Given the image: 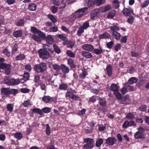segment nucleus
Instances as JSON below:
<instances>
[{"label":"nucleus","mask_w":149,"mask_h":149,"mask_svg":"<svg viewBox=\"0 0 149 149\" xmlns=\"http://www.w3.org/2000/svg\"><path fill=\"white\" fill-rule=\"evenodd\" d=\"M109 28L112 31L111 35L113 38H114L116 40H119L120 38V34L118 33L117 31L119 30V28L116 25L112 26H109Z\"/></svg>","instance_id":"4"},{"label":"nucleus","mask_w":149,"mask_h":149,"mask_svg":"<svg viewBox=\"0 0 149 149\" xmlns=\"http://www.w3.org/2000/svg\"><path fill=\"white\" fill-rule=\"evenodd\" d=\"M54 3L55 5L58 6V8L59 9L64 8L66 6V4L63 0L61 1V2L55 1H54Z\"/></svg>","instance_id":"14"},{"label":"nucleus","mask_w":149,"mask_h":149,"mask_svg":"<svg viewBox=\"0 0 149 149\" xmlns=\"http://www.w3.org/2000/svg\"><path fill=\"white\" fill-rule=\"evenodd\" d=\"M123 13L126 16H129L130 15V13H133V10L132 9L129 10L127 8H124L123 11Z\"/></svg>","instance_id":"24"},{"label":"nucleus","mask_w":149,"mask_h":149,"mask_svg":"<svg viewBox=\"0 0 149 149\" xmlns=\"http://www.w3.org/2000/svg\"><path fill=\"white\" fill-rule=\"evenodd\" d=\"M46 133L47 136H49L51 134L50 128L48 124L46 125Z\"/></svg>","instance_id":"44"},{"label":"nucleus","mask_w":149,"mask_h":149,"mask_svg":"<svg viewBox=\"0 0 149 149\" xmlns=\"http://www.w3.org/2000/svg\"><path fill=\"white\" fill-rule=\"evenodd\" d=\"M99 12V10L97 9H95L93 10L91 13L90 17L91 19H93L97 15Z\"/></svg>","instance_id":"20"},{"label":"nucleus","mask_w":149,"mask_h":149,"mask_svg":"<svg viewBox=\"0 0 149 149\" xmlns=\"http://www.w3.org/2000/svg\"><path fill=\"white\" fill-rule=\"evenodd\" d=\"M99 103L100 105L103 107H104L107 106V102L104 98L99 97L98 99Z\"/></svg>","instance_id":"15"},{"label":"nucleus","mask_w":149,"mask_h":149,"mask_svg":"<svg viewBox=\"0 0 149 149\" xmlns=\"http://www.w3.org/2000/svg\"><path fill=\"white\" fill-rule=\"evenodd\" d=\"M20 91L23 93H29L30 91V90L27 88H22L20 90Z\"/></svg>","instance_id":"59"},{"label":"nucleus","mask_w":149,"mask_h":149,"mask_svg":"<svg viewBox=\"0 0 149 149\" xmlns=\"http://www.w3.org/2000/svg\"><path fill=\"white\" fill-rule=\"evenodd\" d=\"M61 65L60 66L58 64H55L52 65V68L56 72H58L61 70Z\"/></svg>","instance_id":"37"},{"label":"nucleus","mask_w":149,"mask_h":149,"mask_svg":"<svg viewBox=\"0 0 149 149\" xmlns=\"http://www.w3.org/2000/svg\"><path fill=\"white\" fill-rule=\"evenodd\" d=\"M68 85L65 83H62L59 85V88L60 90L65 91L67 90Z\"/></svg>","instance_id":"31"},{"label":"nucleus","mask_w":149,"mask_h":149,"mask_svg":"<svg viewBox=\"0 0 149 149\" xmlns=\"http://www.w3.org/2000/svg\"><path fill=\"white\" fill-rule=\"evenodd\" d=\"M24 19H19L16 23V25L17 26H22L24 24Z\"/></svg>","instance_id":"50"},{"label":"nucleus","mask_w":149,"mask_h":149,"mask_svg":"<svg viewBox=\"0 0 149 149\" xmlns=\"http://www.w3.org/2000/svg\"><path fill=\"white\" fill-rule=\"evenodd\" d=\"M47 17L49 18L53 22L55 23L57 22V20L56 18L54 15L49 14L47 16Z\"/></svg>","instance_id":"40"},{"label":"nucleus","mask_w":149,"mask_h":149,"mask_svg":"<svg viewBox=\"0 0 149 149\" xmlns=\"http://www.w3.org/2000/svg\"><path fill=\"white\" fill-rule=\"evenodd\" d=\"M50 32H56L58 30L57 27L53 26L50 27L49 29Z\"/></svg>","instance_id":"58"},{"label":"nucleus","mask_w":149,"mask_h":149,"mask_svg":"<svg viewBox=\"0 0 149 149\" xmlns=\"http://www.w3.org/2000/svg\"><path fill=\"white\" fill-rule=\"evenodd\" d=\"M61 70L63 73L67 74L69 72V70L68 68L64 64L61 65Z\"/></svg>","instance_id":"28"},{"label":"nucleus","mask_w":149,"mask_h":149,"mask_svg":"<svg viewBox=\"0 0 149 149\" xmlns=\"http://www.w3.org/2000/svg\"><path fill=\"white\" fill-rule=\"evenodd\" d=\"M82 48L85 50L90 51L91 52L94 49L93 46L90 44L84 45L83 46Z\"/></svg>","instance_id":"16"},{"label":"nucleus","mask_w":149,"mask_h":149,"mask_svg":"<svg viewBox=\"0 0 149 149\" xmlns=\"http://www.w3.org/2000/svg\"><path fill=\"white\" fill-rule=\"evenodd\" d=\"M25 69L29 72L31 71L32 70L31 65L30 64H28L26 65L25 66Z\"/></svg>","instance_id":"61"},{"label":"nucleus","mask_w":149,"mask_h":149,"mask_svg":"<svg viewBox=\"0 0 149 149\" xmlns=\"http://www.w3.org/2000/svg\"><path fill=\"white\" fill-rule=\"evenodd\" d=\"M109 90L114 93L116 92L119 90L118 86L116 84H112Z\"/></svg>","instance_id":"23"},{"label":"nucleus","mask_w":149,"mask_h":149,"mask_svg":"<svg viewBox=\"0 0 149 149\" xmlns=\"http://www.w3.org/2000/svg\"><path fill=\"white\" fill-rule=\"evenodd\" d=\"M130 100L129 99V96L128 95H126L122 97V104H125L129 103Z\"/></svg>","instance_id":"22"},{"label":"nucleus","mask_w":149,"mask_h":149,"mask_svg":"<svg viewBox=\"0 0 149 149\" xmlns=\"http://www.w3.org/2000/svg\"><path fill=\"white\" fill-rule=\"evenodd\" d=\"M1 94L4 97H8L9 96V88H3L0 90Z\"/></svg>","instance_id":"11"},{"label":"nucleus","mask_w":149,"mask_h":149,"mask_svg":"<svg viewBox=\"0 0 149 149\" xmlns=\"http://www.w3.org/2000/svg\"><path fill=\"white\" fill-rule=\"evenodd\" d=\"M26 56L24 54H21L16 56L15 59L17 61H19L24 60Z\"/></svg>","instance_id":"33"},{"label":"nucleus","mask_w":149,"mask_h":149,"mask_svg":"<svg viewBox=\"0 0 149 149\" xmlns=\"http://www.w3.org/2000/svg\"><path fill=\"white\" fill-rule=\"evenodd\" d=\"M4 82L8 86L18 84L19 83V81L18 80H16L13 79H10L9 77H6L5 78Z\"/></svg>","instance_id":"8"},{"label":"nucleus","mask_w":149,"mask_h":149,"mask_svg":"<svg viewBox=\"0 0 149 149\" xmlns=\"http://www.w3.org/2000/svg\"><path fill=\"white\" fill-rule=\"evenodd\" d=\"M0 68L1 69H4L5 72L7 75H9L10 74L11 70L10 64L1 63H0Z\"/></svg>","instance_id":"7"},{"label":"nucleus","mask_w":149,"mask_h":149,"mask_svg":"<svg viewBox=\"0 0 149 149\" xmlns=\"http://www.w3.org/2000/svg\"><path fill=\"white\" fill-rule=\"evenodd\" d=\"M42 100L46 103H50L53 100V98L49 96H45L42 98Z\"/></svg>","instance_id":"17"},{"label":"nucleus","mask_w":149,"mask_h":149,"mask_svg":"<svg viewBox=\"0 0 149 149\" xmlns=\"http://www.w3.org/2000/svg\"><path fill=\"white\" fill-rule=\"evenodd\" d=\"M12 31V29H10L8 27H6L5 29L4 33L5 35H9Z\"/></svg>","instance_id":"43"},{"label":"nucleus","mask_w":149,"mask_h":149,"mask_svg":"<svg viewBox=\"0 0 149 149\" xmlns=\"http://www.w3.org/2000/svg\"><path fill=\"white\" fill-rule=\"evenodd\" d=\"M40 38L43 40H45L46 42L49 44L51 45L54 42V39L52 36L50 35H48L47 36H46V35L44 34V37Z\"/></svg>","instance_id":"12"},{"label":"nucleus","mask_w":149,"mask_h":149,"mask_svg":"<svg viewBox=\"0 0 149 149\" xmlns=\"http://www.w3.org/2000/svg\"><path fill=\"white\" fill-rule=\"evenodd\" d=\"M114 44V42L113 41H111L110 42H108L107 44V47L109 49H111L113 46Z\"/></svg>","instance_id":"56"},{"label":"nucleus","mask_w":149,"mask_h":149,"mask_svg":"<svg viewBox=\"0 0 149 149\" xmlns=\"http://www.w3.org/2000/svg\"><path fill=\"white\" fill-rule=\"evenodd\" d=\"M47 68L46 64L44 63H41L38 64H36L34 67V70L37 73H44Z\"/></svg>","instance_id":"3"},{"label":"nucleus","mask_w":149,"mask_h":149,"mask_svg":"<svg viewBox=\"0 0 149 149\" xmlns=\"http://www.w3.org/2000/svg\"><path fill=\"white\" fill-rule=\"evenodd\" d=\"M84 29L81 26L79 28V30L77 31V34L78 36H80L81 34L83 33L84 31Z\"/></svg>","instance_id":"49"},{"label":"nucleus","mask_w":149,"mask_h":149,"mask_svg":"<svg viewBox=\"0 0 149 149\" xmlns=\"http://www.w3.org/2000/svg\"><path fill=\"white\" fill-rule=\"evenodd\" d=\"M53 47L54 52L56 53L59 54L61 52V50L58 46L55 44L53 45Z\"/></svg>","instance_id":"38"},{"label":"nucleus","mask_w":149,"mask_h":149,"mask_svg":"<svg viewBox=\"0 0 149 149\" xmlns=\"http://www.w3.org/2000/svg\"><path fill=\"white\" fill-rule=\"evenodd\" d=\"M110 34L106 32L99 36L98 37L100 39H105L107 38L110 36Z\"/></svg>","instance_id":"25"},{"label":"nucleus","mask_w":149,"mask_h":149,"mask_svg":"<svg viewBox=\"0 0 149 149\" xmlns=\"http://www.w3.org/2000/svg\"><path fill=\"white\" fill-rule=\"evenodd\" d=\"M137 80L138 79L137 78L134 77H132L129 79L128 82L130 84H132L136 83Z\"/></svg>","instance_id":"39"},{"label":"nucleus","mask_w":149,"mask_h":149,"mask_svg":"<svg viewBox=\"0 0 149 149\" xmlns=\"http://www.w3.org/2000/svg\"><path fill=\"white\" fill-rule=\"evenodd\" d=\"M120 44H117L116 45L114 46V50L116 52L118 51L119 49H120L121 48Z\"/></svg>","instance_id":"62"},{"label":"nucleus","mask_w":149,"mask_h":149,"mask_svg":"<svg viewBox=\"0 0 149 149\" xmlns=\"http://www.w3.org/2000/svg\"><path fill=\"white\" fill-rule=\"evenodd\" d=\"M74 92H76L74 90L71 91H68L65 94V97H68L71 98L74 101H80V98L76 95H75L74 94Z\"/></svg>","instance_id":"6"},{"label":"nucleus","mask_w":149,"mask_h":149,"mask_svg":"<svg viewBox=\"0 0 149 149\" xmlns=\"http://www.w3.org/2000/svg\"><path fill=\"white\" fill-rule=\"evenodd\" d=\"M120 2L118 0H114L112 3L114 7L116 8H118L120 6Z\"/></svg>","instance_id":"42"},{"label":"nucleus","mask_w":149,"mask_h":149,"mask_svg":"<svg viewBox=\"0 0 149 149\" xmlns=\"http://www.w3.org/2000/svg\"><path fill=\"white\" fill-rule=\"evenodd\" d=\"M66 54L68 56L70 57L74 58L75 57V54L71 50H67Z\"/></svg>","instance_id":"35"},{"label":"nucleus","mask_w":149,"mask_h":149,"mask_svg":"<svg viewBox=\"0 0 149 149\" xmlns=\"http://www.w3.org/2000/svg\"><path fill=\"white\" fill-rule=\"evenodd\" d=\"M82 55L87 58H90L92 57L91 54L88 52L84 51L82 53Z\"/></svg>","instance_id":"29"},{"label":"nucleus","mask_w":149,"mask_h":149,"mask_svg":"<svg viewBox=\"0 0 149 149\" xmlns=\"http://www.w3.org/2000/svg\"><path fill=\"white\" fill-rule=\"evenodd\" d=\"M84 142L86 144L83 146V149H91L93 148L94 140L93 139L88 138L84 139Z\"/></svg>","instance_id":"5"},{"label":"nucleus","mask_w":149,"mask_h":149,"mask_svg":"<svg viewBox=\"0 0 149 149\" xmlns=\"http://www.w3.org/2000/svg\"><path fill=\"white\" fill-rule=\"evenodd\" d=\"M51 111V108L48 107H45L42 109V112L45 113H49Z\"/></svg>","instance_id":"46"},{"label":"nucleus","mask_w":149,"mask_h":149,"mask_svg":"<svg viewBox=\"0 0 149 149\" xmlns=\"http://www.w3.org/2000/svg\"><path fill=\"white\" fill-rule=\"evenodd\" d=\"M86 7L79 9L76 11L74 13H72L71 15L72 20H75L76 19H79L82 17L84 15V13L87 10Z\"/></svg>","instance_id":"2"},{"label":"nucleus","mask_w":149,"mask_h":149,"mask_svg":"<svg viewBox=\"0 0 149 149\" xmlns=\"http://www.w3.org/2000/svg\"><path fill=\"white\" fill-rule=\"evenodd\" d=\"M116 98L118 100L121 99V94L119 92V90L116 92L114 93Z\"/></svg>","instance_id":"52"},{"label":"nucleus","mask_w":149,"mask_h":149,"mask_svg":"<svg viewBox=\"0 0 149 149\" xmlns=\"http://www.w3.org/2000/svg\"><path fill=\"white\" fill-rule=\"evenodd\" d=\"M107 73L109 77L111 76L112 75V68L111 64H109L107 65L106 68Z\"/></svg>","instance_id":"18"},{"label":"nucleus","mask_w":149,"mask_h":149,"mask_svg":"<svg viewBox=\"0 0 149 149\" xmlns=\"http://www.w3.org/2000/svg\"><path fill=\"white\" fill-rule=\"evenodd\" d=\"M111 8L110 5H107L106 6H104L101 8V11L102 13H104L110 10Z\"/></svg>","instance_id":"30"},{"label":"nucleus","mask_w":149,"mask_h":149,"mask_svg":"<svg viewBox=\"0 0 149 149\" xmlns=\"http://www.w3.org/2000/svg\"><path fill=\"white\" fill-rule=\"evenodd\" d=\"M13 135L14 137L17 139L18 140H21L23 137V135L21 132H17L13 134Z\"/></svg>","instance_id":"27"},{"label":"nucleus","mask_w":149,"mask_h":149,"mask_svg":"<svg viewBox=\"0 0 149 149\" xmlns=\"http://www.w3.org/2000/svg\"><path fill=\"white\" fill-rule=\"evenodd\" d=\"M103 139L101 138H99V139L96 141L95 143L96 146L98 147H100L103 143Z\"/></svg>","instance_id":"41"},{"label":"nucleus","mask_w":149,"mask_h":149,"mask_svg":"<svg viewBox=\"0 0 149 149\" xmlns=\"http://www.w3.org/2000/svg\"><path fill=\"white\" fill-rule=\"evenodd\" d=\"M106 1V0H94L95 5L97 6H100L105 3Z\"/></svg>","instance_id":"32"},{"label":"nucleus","mask_w":149,"mask_h":149,"mask_svg":"<svg viewBox=\"0 0 149 149\" xmlns=\"http://www.w3.org/2000/svg\"><path fill=\"white\" fill-rule=\"evenodd\" d=\"M31 32L34 34L38 33L40 37H44V34L36 27L32 26L31 27Z\"/></svg>","instance_id":"10"},{"label":"nucleus","mask_w":149,"mask_h":149,"mask_svg":"<svg viewBox=\"0 0 149 149\" xmlns=\"http://www.w3.org/2000/svg\"><path fill=\"white\" fill-rule=\"evenodd\" d=\"M3 53L8 57L10 56V52H9L8 49L6 48H5L3 49Z\"/></svg>","instance_id":"55"},{"label":"nucleus","mask_w":149,"mask_h":149,"mask_svg":"<svg viewBox=\"0 0 149 149\" xmlns=\"http://www.w3.org/2000/svg\"><path fill=\"white\" fill-rule=\"evenodd\" d=\"M13 36L16 38L20 37L22 35V31L20 30H18L14 32L13 33Z\"/></svg>","instance_id":"21"},{"label":"nucleus","mask_w":149,"mask_h":149,"mask_svg":"<svg viewBox=\"0 0 149 149\" xmlns=\"http://www.w3.org/2000/svg\"><path fill=\"white\" fill-rule=\"evenodd\" d=\"M37 6L35 3H30L28 6L29 8L31 11H34L36 9Z\"/></svg>","instance_id":"34"},{"label":"nucleus","mask_w":149,"mask_h":149,"mask_svg":"<svg viewBox=\"0 0 149 149\" xmlns=\"http://www.w3.org/2000/svg\"><path fill=\"white\" fill-rule=\"evenodd\" d=\"M115 15V12L111 11L107 16L108 18H112Z\"/></svg>","instance_id":"57"},{"label":"nucleus","mask_w":149,"mask_h":149,"mask_svg":"<svg viewBox=\"0 0 149 149\" xmlns=\"http://www.w3.org/2000/svg\"><path fill=\"white\" fill-rule=\"evenodd\" d=\"M116 142V140L114 137H109L106 139V143L109 146H113Z\"/></svg>","instance_id":"13"},{"label":"nucleus","mask_w":149,"mask_h":149,"mask_svg":"<svg viewBox=\"0 0 149 149\" xmlns=\"http://www.w3.org/2000/svg\"><path fill=\"white\" fill-rule=\"evenodd\" d=\"M84 29H86L89 26V23L88 21H86L84 22L82 26H81Z\"/></svg>","instance_id":"54"},{"label":"nucleus","mask_w":149,"mask_h":149,"mask_svg":"<svg viewBox=\"0 0 149 149\" xmlns=\"http://www.w3.org/2000/svg\"><path fill=\"white\" fill-rule=\"evenodd\" d=\"M40 76L39 75H35L34 76V81L36 83L39 82L40 81Z\"/></svg>","instance_id":"51"},{"label":"nucleus","mask_w":149,"mask_h":149,"mask_svg":"<svg viewBox=\"0 0 149 149\" xmlns=\"http://www.w3.org/2000/svg\"><path fill=\"white\" fill-rule=\"evenodd\" d=\"M18 90L16 89H9V95L10 94L15 95L18 93Z\"/></svg>","instance_id":"53"},{"label":"nucleus","mask_w":149,"mask_h":149,"mask_svg":"<svg viewBox=\"0 0 149 149\" xmlns=\"http://www.w3.org/2000/svg\"><path fill=\"white\" fill-rule=\"evenodd\" d=\"M30 77V74L28 72H26L24 74L23 77L24 78V80L26 81L29 79Z\"/></svg>","instance_id":"60"},{"label":"nucleus","mask_w":149,"mask_h":149,"mask_svg":"<svg viewBox=\"0 0 149 149\" xmlns=\"http://www.w3.org/2000/svg\"><path fill=\"white\" fill-rule=\"evenodd\" d=\"M87 75V73L86 72L84 71L82 72V73L79 76L80 78L81 79H84L86 76Z\"/></svg>","instance_id":"63"},{"label":"nucleus","mask_w":149,"mask_h":149,"mask_svg":"<svg viewBox=\"0 0 149 149\" xmlns=\"http://www.w3.org/2000/svg\"><path fill=\"white\" fill-rule=\"evenodd\" d=\"M32 112L33 113H37L41 116L43 114L42 111V109L38 108H34L33 109Z\"/></svg>","instance_id":"26"},{"label":"nucleus","mask_w":149,"mask_h":149,"mask_svg":"<svg viewBox=\"0 0 149 149\" xmlns=\"http://www.w3.org/2000/svg\"><path fill=\"white\" fill-rule=\"evenodd\" d=\"M99 49H94L93 52L96 54L99 55L103 52V49L101 47L99 46Z\"/></svg>","instance_id":"36"},{"label":"nucleus","mask_w":149,"mask_h":149,"mask_svg":"<svg viewBox=\"0 0 149 149\" xmlns=\"http://www.w3.org/2000/svg\"><path fill=\"white\" fill-rule=\"evenodd\" d=\"M68 64L72 68H75L76 67V65L74 63V60L70 58H69L67 60Z\"/></svg>","instance_id":"19"},{"label":"nucleus","mask_w":149,"mask_h":149,"mask_svg":"<svg viewBox=\"0 0 149 149\" xmlns=\"http://www.w3.org/2000/svg\"><path fill=\"white\" fill-rule=\"evenodd\" d=\"M54 53V51L49 48L46 49H40L38 51L39 57L43 59H48L51 56L50 53Z\"/></svg>","instance_id":"1"},{"label":"nucleus","mask_w":149,"mask_h":149,"mask_svg":"<svg viewBox=\"0 0 149 149\" xmlns=\"http://www.w3.org/2000/svg\"><path fill=\"white\" fill-rule=\"evenodd\" d=\"M6 108L8 111L11 112L13 110V106L11 104H8L7 105Z\"/></svg>","instance_id":"47"},{"label":"nucleus","mask_w":149,"mask_h":149,"mask_svg":"<svg viewBox=\"0 0 149 149\" xmlns=\"http://www.w3.org/2000/svg\"><path fill=\"white\" fill-rule=\"evenodd\" d=\"M30 102L28 100L24 101L23 103V105L24 107H27L30 104Z\"/></svg>","instance_id":"64"},{"label":"nucleus","mask_w":149,"mask_h":149,"mask_svg":"<svg viewBox=\"0 0 149 149\" xmlns=\"http://www.w3.org/2000/svg\"><path fill=\"white\" fill-rule=\"evenodd\" d=\"M95 5V1L94 0H88L87 5L88 7L93 6Z\"/></svg>","instance_id":"48"},{"label":"nucleus","mask_w":149,"mask_h":149,"mask_svg":"<svg viewBox=\"0 0 149 149\" xmlns=\"http://www.w3.org/2000/svg\"><path fill=\"white\" fill-rule=\"evenodd\" d=\"M32 38L33 40L36 41L40 42L41 41V40L40 38H41L39 36H38L37 35H33L32 36Z\"/></svg>","instance_id":"45"},{"label":"nucleus","mask_w":149,"mask_h":149,"mask_svg":"<svg viewBox=\"0 0 149 149\" xmlns=\"http://www.w3.org/2000/svg\"><path fill=\"white\" fill-rule=\"evenodd\" d=\"M144 130L142 127H140L138 132L135 133L134 135L135 138L136 139H143L145 138L143 132Z\"/></svg>","instance_id":"9"}]
</instances>
